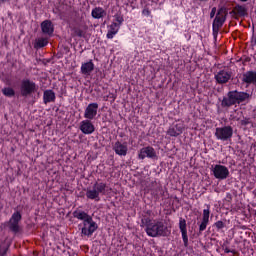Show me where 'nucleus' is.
<instances>
[{
	"label": "nucleus",
	"instance_id": "cd10ccee",
	"mask_svg": "<svg viewBox=\"0 0 256 256\" xmlns=\"http://www.w3.org/2000/svg\"><path fill=\"white\" fill-rule=\"evenodd\" d=\"M2 93L5 95V97H15V90L11 87L3 88Z\"/></svg>",
	"mask_w": 256,
	"mask_h": 256
},
{
	"label": "nucleus",
	"instance_id": "49530a36",
	"mask_svg": "<svg viewBox=\"0 0 256 256\" xmlns=\"http://www.w3.org/2000/svg\"><path fill=\"white\" fill-rule=\"evenodd\" d=\"M240 1H242L243 3H247V1H249V0H240Z\"/></svg>",
	"mask_w": 256,
	"mask_h": 256
},
{
	"label": "nucleus",
	"instance_id": "a211bd4d",
	"mask_svg": "<svg viewBox=\"0 0 256 256\" xmlns=\"http://www.w3.org/2000/svg\"><path fill=\"white\" fill-rule=\"evenodd\" d=\"M55 92L53 90H45L43 94V101L44 104L47 105V103H55Z\"/></svg>",
	"mask_w": 256,
	"mask_h": 256
},
{
	"label": "nucleus",
	"instance_id": "393cba45",
	"mask_svg": "<svg viewBox=\"0 0 256 256\" xmlns=\"http://www.w3.org/2000/svg\"><path fill=\"white\" fill-rule=\"evenodd\" d=\"M87 199H94L95 201H101V198H99V194L97 193V190L94 188L92 190H87L86 192Z\"/></svg>",
	"mask_w": 256,
	"mask_h": 256
},
{
	"label": "nucleus",
	"instance_id": "f03ea898",
	"mask_svg": "<svg viewBox=\"0 0 256 256\" xmlns=\"http://www.w3.org/2000/svg\"><path fill=\"white\" fill-rule=\"evenodd\" d=\"M39 86L37 83L31 81L29 78H24L20 82V95L21 97H29L33 93H37Z\"/></svg>",
	"mask_w": 256,
	"mask_h": 256
},
{
	"label": "nucleus",
	"instance_id": "ea45409f",
	"mask_svg": "<svg viewBox=\"0 0 256 256\" xmlns=\"http://www.w3.org/2000/svg\"><path fill=\"white\" fill-rule=\"evenodd\" d=\"M179 225H187V221H185V219L181 218Z\"/></svg>",
	"mask_w": 256,
	"mask_h": 256
},
{
	"label": "nucleus",
	"instance_id": "6e6552de",
	"mask_svg": "<svg viewBox=\"0 0 256 256\" xmlns=\"http://www.w3.org/2000/svg\"><path fill=\"white\" fill-rule=\"evenodd\" d=\"M112 149L116 153V155H119L120 157H125L127 155V151H129L127 142L121 143V141H116L112 145Z\"/></svg>",
	"mask_w": 256,
	"mask_h": 256
},
{
	"label": "nucleus",
	"instance_id": "423d86ee",
	"mask_svg": "<svg viewBox=\"0 0 256 256\" xmlns=\"http://www.w3.org/2000/svg\"><path fill=\"white\" fill-rule=\"evenodd\" d=\"M73 217H75V219H79V221H83L84 225H97L93 222V217L83 210L74 211Z\"/></svg>",
	"mask_w": 256,
	"mask_h": 256
},
{
	"label": "nucleus",
	"instance_id": "e433bc0d",
	"mask_svg": "<svg viewBox=\"0 0 256 256\" xmlns=\"http://www.w3.org/2000/svg\"><path fill=\"white\" fill-rule=\"evenodd\" d=\"M117 32L109 30L107 33V39H113V36L116 34Z\"/></svg>",
	"mask_w": 256,
	"mask_h": 256
},
{
	"label": "nucleus",
	"instance_id": "bb28decb",
	"mask_svg": "<svg viewBox=\"0 0 256 256\" xmlns=\"http://www.w3.org/2000/svg\"><path fill=\"white\" fill-rule=\"evenodd\" d=\"M209 208L203 210L202 222L200 225H207L209 223V215H210Z\"/></svg>",
	"mask_w": 256,
	"mask_h": 256
},
{
	"label": "nucleus",
	"instance_id": "de8ad7c7",
	"mask_svg": "<svg viewBox=\"0 0 256 256\" xmlns=\"http://www.w3.org/2000/svg\"><path fill=\"white\" fill-rule=\"evenodd\" d=\"M242 229H247V227H245V226H242Z\"/></svg>",
	"mask_w": 256,
	"mask_h": 256
},
{
	"label": "nucleus",
	"instance_id": "f8f14e48",
	"mask_svg": "<svg viewBox=\"0 0 256 256\" xmlns=\"http://www.w3.org/2000/svg\"><path fill=\"white\" fill-rule=\"evenodd\" d=\"M138 157L139 159H145V157H148L149 159H157V152H155L154 147H144L140 150Z\"/></svg>",
	"mask_w": 256,
	"mask_h": 256
},
{
	"label": "nucleus",
	"instance_id": "4be33fe9",
	"mask_svg": "<svg viewBox=\"0 0 256 256\" xmlns=\"http://www.w3.org/2000/svg\"><path fill=\"white\" fill-rule=\"evenodd\" d=\"M48 43L47 38H38L34 43V49H43V47H47Z\"/></svg>",
	"mask_w": 256,
	"mask_h": 256
},
{
	"label": "nucleus",
	"instance_id": "f257e3e1",
	"mask_svg": "<svg viewBox=\"0 0 256 256\" xmlns=\"http://www.w3.org/2000/svg\"><path fill=\"white\" fill-rule=\"evenodd\" d=\"M251 97L247 92H239L237 90L230 91L227 94V97H224L221 102V107H233V105H240V103H244Z\"/></svg>",
	"mask_w": 256,
	"mask_h": 256
},
{
	"label": "nucleus",
	"instance_id": "7c9ffc66",
	"mask_svg": "<svg viewBox=\"0 0 256 256\" xmlns=\"http://www.w3.org/2000/svg\"><path fill=\"white\" fill-rule=\"evenodd\" d=\"M9 229H10V231H12V233H19V231H21V226H19V225H10Z\"/></svg>",
	"mask_w": 256,
	"mask_h": 256
},
{
	"label": "nucleus",
	"instance_id": "c03bdc74",
	"mask_svg": "<svg viewBox=\"0 0 256 256\" xmlns=\"http://www.w3.org/2000/svg\"><path fill=\"white\" fill-rule=\"evenodd\" d=\"M215 225H223V222L222 221H218L215 223Z\"/></svg>",
	"mask_w": 256,
	"mask_h": 256
},
{
	"label": "nucleus",
	"instance_id": "9b49d317",
	"mask_svg": "<svg viewBox=\"0 0 256 256\" xmlns=\"http://www.w3.org/2000/svg\"><path fill=\"white\" fill-rule=\"evenodd\" d=\"M99 109V104L97 103H91L89 104L86 109H85V112H84V117L85 119H88V120H91L94 118V117H97V111Z\"/></svg>",
	"mask_w": 256,
	"mask_h": 256
},
{
	"label": "nucleus",
	"instance_id": "20e7f679",
	"mask_svg": "<svg viewBox=\"0 0 256 256\" xmlns=\"http://www.w3.org/2000/svg\"><path fill=\"white\" fill-rule=\"evenodd\" d=\"M145 231L149 237H158V235L165 237L167 235V227L165 225H148Z\"/></svg>",
	"mask_w": 256,
	"mask_h": 256
},
{
	"label": "nucleus",
	"instance_id": "c756f323",
	"mask_svg": "<svg viewBox=\"0 0 256 256\" xmlns=\"http://www.w3.org/2000/svg\"><path fill=\"white\" fill-rule=\"evenodd\" d=\"M216 15L227 18V15H229V10L226 7H221Z\"/></svg>",
	"mask_w": 256,
	"mask_h": 256
},
{
	"label": "nucleus",
	"instance_id": "7ed1b4c3",
	"mask_svg": "<svg viewBox=\"0 0 256 256\" xmlns=\"http://www.w3.org/2000/svg\"><path fill=\"white\" fill-rule=\"evenodd\" d=\"M215 137L218 141H231L233 138V127L224 126L216 128Z\"/></svg>",
	"mask_w": 256,
	"mask_h": 256
},
{
	"label": "nucleus",
	"instance_id": "473e14b6",
	"mask_svg": "<svg viewBox=\"0 0 256 256\" xmlns=\"http://www.w3.org/2000/svg\"><path fill=\"white\" fill-rule=\"evenodd\" d=\"M110 31H115V33H117V31H119V24H117V22H113L110 25Z\"/></svg>",
	"mask_w": 256,
	"mask_h": 256
},
{
	"label": "nucleus",
	"instance_id": "aec40b11",
	"mask_svg": "<svg viewBox=\"0 0 256 256\" xmlns=\"http://www.w3.org/2000/svg\"><path fill=\"white\" fill-rule=\"evenodd\" d=\"M95 231H97L96 225L84 226L82 228V234L86 235L87 237H91V235H93V233H95Z\"/></svg>",
	"mask_w": 256,
	"mask_h": 256
},
{
	"label": "nucleus",
	"instance_id": "ddd939ff",
	"mask_svg": "<svg viewBox=\"0 0 256 256\" xmlns=\"http://www.w3.org/2000/svg\"><path fill=\"white\" fill-rule=\"evenodd\" d=\"M225 21H227V18H225V16H219L218 14H216V17L212 24L214 37H217V35H219V29L220 27H223Z\"/></svg>",
	"mask_w": 256,
	"mask_h": 256
},
{
	"label": "nucleus",
	"instance_id": "4468645a",
	"mask_svg": "<svg viewBox=\"0 0 256 256\" xmlns=\"http://www.w3.org/2000/svg\"><path fill=\"white\" fill-rule=\"evenodd\" d=\"M41 30H42V33L44 35H49L51 36V34L53 33V31H55V28L53 26V22H51V20H44L41 25Z\"/></svg>",
	"mask_w": 256,
	"mask_h": 256
},
{
	"label": "nucleus",
	"instance_id": "4c0bfd02",
	"mask_svg": "<svg viewBox=\"0 0 256 256\" xmlns=\"http://www.w3.org/2000/svg\"><path fill=\"white\" fill-rule=\"evenodd\" d=\"M216 13H217V7H213L210 12V19H213V17H215Z\"/></svg>",
	"mask_w": 256,
	"mask_h": 256
},
{
	"label": "nucleus",
	"instance_id": "6ab92c4d",
	"mask_svg": "<svg viewBox=\"0 0 256 256\" xmlns=\"http://www.w3.org/2000/svg\"><path fill=\"white\" fill-rule=\"evenodd\" d=\"M91 15L93 19H103V17L107 16V11H105V9L102 7H95L92 10Z\"/></svg>",
	"mask_w": 256,
	"mask_h": 256
},
{
	"label": "nucleus",
	"instance_id": "1a4fd4ad",
	"mask_svg": "<svg viewBox=\"0 0 256 256\" xmlns=\"http://www.w3.org/2000/svg\"><path fill=\"white\" fill-rule=\"evenodd\" d=\"M79 129L84 135H91L95 133V125H93V122L89 119L80 122Z\"/></svg>",
	"mask_w": 256,
	"mask_h": 256
},
{
	"label": "nucleus",
	"instance_id": "f3484780",
	"mask_svg": "<svg viewBox=\"0 0 256 256\" xmlns=\"http://www.w3.org/2000/svg\"><path fill=\"white\" fill-rule=\"evenodd\" d=\"M243 83H247V85H255L256 83V71H247L242 76Z\"/></svg>",
	"mask_w": 256,
	"mask_h": 256
},
{
	"label": "nucleus",
	"instance_id": "0eeeda50",
	"mask_svg": "<svg viewBox=\"0 0 256 256\" xmlns=\"http://www.w3.org/2000/svg\"><path fill=\"white\" fill-rule=\"evenodd\" d=\"M233 77V72L229 70H220L215 76L214 79L219 85H225L229 83V80Z\"/></svg>",
	"mask_w": 256,
	"mask_h": 256
},
{
	"label": "nucleus",
	"instance_id": "a19ab883",
	"mask_svg": "<svg viewBox=\"0 0 256 256\" xmlns=\"http://www.w3.org/2000/svg\"><path fill=\"white\" fill-rule=\"evenodd\" d=\"M207 229V225H200V231H205Z\"/></svg>",
	"mask_w": 256,
	"mask_h": 256
},
{
	"label": "nucleus",
	"instance_id": "72a5a7b5",
	"mask_svg": "<svg viewBox=\"0 0 256 256\" xmlns=\"http://www.w3.org/2000/svg\"><path fill=\"white\" fill-rule=\"evenodd\" d=\"M251 123V118H244L243 120L240 121V125L243 127L249 125Z\"/></svg>",
	"mask_w": 256,
	"mask_h": 256
},
{
	"label": "nucleus",
	"instance_id": "412c9836",
	"mask_svg": "<svg viewBox=\"0 0 256 256\" xmlns=\"http://www.w3.org/2000/svg\"><path fill=\"white\" fill-rule=\"evenodd\" d=\"M93 189L96 191V193L99 195L100 193L102 195H105V189H107V184L101 182V183H98L96 182L94 185H93Z\"/></svg>",
	"mask_w": 256,
	"mask_h": 256
},
{
	"label": "nucleus",
	"instance_id": "39448f33",
	"mask_svg": "<svg viewBox=\"0 0 256 256\" xmlns=\"http://www.w3.org/2000/svg\"><path fill=\"white\" fill-rule=\"evenodd\" d=\"M212 173L215 179H219L220 181H223L229 177V168L221 164H216L212 169Z\"/></svg>",
	"mask_w": 256,
	"mask_h": 256
},
{
	"label": "nucleus",
	"instance_id": "9d476101",
	"mask_svg": "<svg viewBox=\"0 0 256 256\" xmlns=\"http://www.w3.org/2000/svg\"><path fill=\"white\" fill-rule=\"evenodd\" d=\"M230 15H235L234 19H239V17H247L249 15V12L247 10V6L237 4L230 12Z\"/></svg>",
	"mask_w": 256,
	"mask_h": 256
},
{
	"label": "nucleus",
	"instance_id": "c9c22d12",
	"mask_svg": "<svg viewBox=\"0 0 256 256\" xmlns=\"http://www.w3.org/2000/svg\"><path fill=\"white\" fill-rule=\"evenodd\" d=\"M225 253H233V255H237V250H231L228 247L224 248Z\"/></svg>",
	"mask_w": 256,
	"mask_h": 256
},
{
	"label": "nucleus",
	"instance_id": "58836bf2",
	"mask_svg": "<svg viewBox=\"0 0 256 256\" xmlns=\"http://www.w3.org/2000/svg\"><path fill=\"white\" fill-rule=\"evenodd\" d=\"M143 15H146V17H149V15H151V11H149V8H145L143 11H142Z\"/></svg>",
	"mask_w": 256,
	"mask_h": 256
},
{
	"label": "nucleus",
	"instance_id": "c85d7f7f",
	"mask_svg": "<svg viewBox=\"0 0 256 256\" xmlns=\"http://www.w3.org/2000/svg\"><path fill=\"white\" fill-rule=\"evenodd\" d=\"M142 225H153L151 222V211H147V214L143 216Z\"/></svg>",
	"mask_w": 256,
	"mask_h": 256
},
{
	"label": "nucleus",
	"instance_id": "a878e982",
	"mask_svg": "<svg viewBox=\"0 0 256 256\" xmlns=\"http://www.w3.org/2000/svg\"><path fill=\"white\" fill-rule=\"evenodd\" d=\"M21 212H15L10 218L9 225H19V221L21 220Z\"/></svg>",
	"mask_w": 256,
	"mask_h": 256
},
{
	"label": "nucleus",
	"instance_id": "f704fd0d",
	"mask_svg": "<svg viewBox=\"0 0 256 256\" xmlns=\"http://www.w3.org/2000/svg\"><path fill=\"white\" fill-rule=\"evenodd\" d=\"M5 255H7V247L0 246V256H5Z\"/></svg>",
	"mask_w": 256,
	"mask_h": 256
},
{
	"label": "nucleus",
	"instance_id": "2f4dec72",
	"mask_svg": "<svg viewBox=\"0 0 256 256\" xmlns=\"http://www.w3.org/2000/svg\"><path fill=\"white\" fill-rule=\"evenodd\" d=\"M115 21L117 22V25L119 27V25H121V23H123V21H124L123 16H121V14H116Z\"/></svg>",
	"mask_w": 256,
	"mask_h": 256
},
{
	"label": "nucleus",
	"instance_id": "dca6fc26",
	"mask_svg": "<svg viewBox=\"0 0 256 256\" xmlns=\"http://www.w3.org/2000/svg\"><path fill=\"white\" fill-rule=\"evenodd\" d=\"M94 70H95V64L93 63V60H90L89 62H85L81 66V73L86 77H89V75H91V73H93Z\"/></svg>",
	"mask_w": 256,
	"mask_h": 256
},
{
	"label": "nucleus",
	"instance_id": "2eb2a0df",
	"mask_svg": "<svg viewBox=\"0 0 256 256\" xmlns=\"http://www.w3.org/2000/svg\"><path fill=\"white\" fill-rule=\"evenodd\" d=\"M185 131L183 124H176L174 127H170L167 131V135L170 137H179Z\"/></svg>",
	"mask_w": 256,
	"mask_h": 256
},
{
	"label": "nucleus",
	"instance_id": "79ce46f5",
	"mask_svg": "<svg viewBox=\"0 0 256 256\" xmlns=\"http://www.w3.org/2000/svg\"><path fill=\"white\" fill-rule=\"evenodd\" d=\"M227 199H228L229 201H231V200L233 199V197L231 196V194H227Z\"/></svg>",
	"mask_w": 256,
	"mask_h": 256
},
{
	"label": "nucleus",
	"instance_id": "b1692460",
	"mask_svg": "<svg viewBox=\"0 0 256 256\" xmlns=\"http://www.w3.org/2000/svg\"><path fill=\"white\" fill-rule=\"evenodd\" d=\"M72 31H73V33L71 34L72 37H83L85 39V35H87V32H85V30L79 27L72 28Z\"/></svg>",
	"mask_w": 256,
	"mask_h": 256
},
{
	"label": "nucleus",
	"instance_id": "a18cd8bd",
	"mask_svg": "<svg viewBox=\"0 0 256 256\" xmlns=\"http://www.w3.org/2000/svg\"><path fill=\"white\" fill-rule=\"evenodd\" d=\"M218 229H223V225H218Z\"/></svg>",
	"mask_w": 256,
	"mask_h": 256
},
{
	"label": "nucleus",
	"instance_id": "5701e85b",
	"mask_svg": "<svg viewBox=\"0 0 256 256\" xmlns=\"http://www.w3.org/2000/svg\"><path fill=\"white\" fill-rule=\"evenodd\" d=\"M180 231L182 233V239L185 247L189 244V237L187 236V225H180Z\"/></svg>",
	"mask_w": 256,
	"mask_h": 256
},
{
	"label": "nucleus",
	"instance_id": "37998d69",
	"mask_svg": "<svg viewBox=\"0 0 256 256\" xmlns=\"http://www.w3.org/2000/svg\"><path fill=\"white\" fill-rule=\"evenodd\" d=\"M6 1H9V0H0V5H3V3H6Z\"/></svg>",
	"mask_w": 256,
	"mask_h": 256
}]
</instances>
